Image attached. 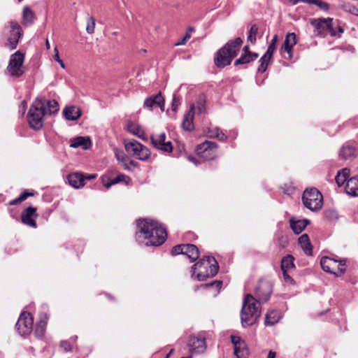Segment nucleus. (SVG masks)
Masks as SVG:
<instances>
[{"label": "nucleus", "instance_id": "1", "mask_svg": "<svg viewBox=\"0 0 358 358\" xmlns=\"http://www.w3.org/2000/svg\"><path fill=\"white\" fill-rule=\"evenodd\" d=\"M272 292L271 282L262 279L255 287V297L250 294L245 296L241 311V320L243 327L251 326L256 322L261 314L260 303L267 302Z\"/></svg>", "mask_w": 358, "mask_h": 358}, {"label": "nucleus", "instance_id": "2", "mask_svg": "<svg viewBox=\"0 0 358 358\" xmlns=\"http://www.w3.org/2000/svg\"><path fill=\"white\" fill-rule=\"evenodd\" d=\"M135 238L138 243L146 246H159L166 240V228L157 221L149 219L139 220Z\"/></svg>", "mask_w": 358, "mask_h": 358}, {"label": "nucleus", "instance_id": "3", "mask_svg": "<svg viewBox=\"0 0 358 358\" xmlns=\"http://www.w3.org/2000/svg\"><path fill=\"white\" fill-rule=\"evenodd\" d=\"M242 43L243 41L239 37L228 41L217 52L214 59L215 64L218 68H224L229 65L240 50Z\"/></svg>", "mask_w": 358, "mask_h": 358}, {"label": "nucleus", "instance_id": "4", "mask_svg": "<svg viewBox=\"0 0 358 358\" xmlns=\"http://www.w3.org/2000/svg\"><path fill=\"white\" fill-rule=\"evenodd\" d=\"M218 269V264L213 257H205L192 266V276H196L198 280L203 281L215 276Z\"/></svg>", "mask_w": 358, "mask_h": 358}, {"label": "nucleus", "instance_id": "5", "mask_svg": "<svg viewBox=\"0 0 358 358\" xmlns=\"http://www.w3.org/2000/svg\"><path fill=\"white\" fill-rule=\"evenodd\" d=\"M45 115L43 103L39 100L36 99L31 106L27 115L30 127L35 130L41 129L43 125Z\"/></svg>", "mask_w": 358, "mask_h": 358}, {"label": "nucleus", "instance_id": "6", "mask_svg": "<svg viewBox=\"0 0 358 358\" xmlns=\"http://www.w3.org/2000/svg\"><path fill=\"white\" fill-rule=\"evenodd\" d=\"M302 201L308 209L317 211L322 207L323 196L316 188L307 189L303 193Z\"/></svg>", "mask_w": 358, "mask_h": 358}, {"label": "nucleus", "instance_id": "7", "mask_svg": "<svg viewBox=\"0 0 358 358\" xmlns=\"http://www.w3.org/2000/svg\"><path fill=\"white\" fill-rule=\"evenodd\" d=\"M322 268L337 277L341 276L345 271L346 259H336L329 257H322L320 259Z\"/></svg>", "mask_w": 358, "mask_h": 358}, {"label": "nucleus", "instance_id": "8", "mask_svg": "<svg viewBox=\"0 0 358 358\" xmlns=\"http://www.w3.org/2000/svg\"><path fill=\"white\" fill-rule=\"evenodd\" d=\"M24 55L20 50L12 54L6 69L9 76L15 78L22 76L24 72Z\"/></svg>", "mask_w": 358, "mask_h": 358}, {"label": "nucleus", "instance_id": "9", "mask_svg": "<svg viewBox=\"0 0 358 358\" xmlns=\"http://www.w3.org/2000/svg\"><path fill=\"white\" fill-rule=\"evenodd\" d=\"M126 151L141 161H148L151 155L150 150L136 140L124 143Z\"/></svg>", "mask_w": 358, "mask_h": 358}, {"label": "nucleus", "instance_id": "10", "mask_svg": "<svg viewBox=\"0 0 358 358\" xmlns=\"http://www.w3.org/2000/svg\"><path fill=\"white\" fill-rule=\"evenodd\" d=\"M8 24L10 30L8 34L6 46L10 50H14L17 48L19 40L23 35V31L16 21L11 20Z\"/></svg>", "mask_w": 358, "mask_h": 358}, {"label": "nucleus", "instance_id": "11", "mask_svg": "<svg viewBox=\"0 0 358 358\" xmlns=\"http://www.w3.org/2000/svg\"><path fill=\"white\" fill-rule=\"evenodd\" d=\"M34 319L28 312H22L16 323V329L22 336L29 335L33 329Z\"/></svg>", "mask_w": 358, "mask_h": 358}, {"label": "nucleus", "instance_id": "12", "mask_svg": "<svg viewBox=\"0 0 358 358\" xmlns=\"http://www.w3.org/2000/svg\"><path fill=\"white\" fill-rule=\"evenodd\" d=\"M171 254L173 255H185L190 259V262H194L199 257V249L193 244L178 245L173 248Z\"/></svg>", "mask_w": 358, "mask_h": 358}, {"label": "nucleus", "instance_id": "13", "mask_svg": "<svg viewBox=\"0 0 358 358\" xmlns=\"http://www.w3.org/2000/svg\"><path fill=\"white\" fill-rule=\"evenodd\" d=\"M217 145L215 142L205 141L196 147L197 154L206 160H212L217 155Z\"/></svg>", "mask_w": 358, "mask_h": 358}, {"label": "nucleus", "instance_id": "14", "mask_svg": "<svg viewBox=\"0 0 358 358\" xmlns=\"http://www.w3.org/2000/svg\"><path fill=\"white\" fill-rule=\"evenodd\" d=\"M166 134L164 132L151 136V141L153 146L164 152H171L173 150L171 141H166Z\"/></svg>", "mask_w": 358, "mask_h": 358}, {"label": "nucleus", "instance_id": "15", "mask_svg": "<svg viewBox=\"0 0 358 358\" xmlns=\"http://www.w3.org/2000/svg\"><path fill=\"white\" fill-rule=\"evenodd\" d=\"M331 22H332V18L330 17L313 20L311 24L314 27L315 34L320 37H324L328 35Z\"/></svg>", "mask_w": 358, "mask_h": 358}, {"label": "nucleus", "instance_id": "16", "mask_svg": "<svg viewBox=\"0 0 358 358\" xmlns=\"http://www.w3.org/2000/svg\"><path fill=\"white\" fill-rule=\"evenodd\" d=\"M231 343L234 347V355L237 358H248L249 350L246 343L238 336H231Z\"/></svg>", "mask_w": 358, "mask_h": 358}, {"label": "nucleus", "instance_id": "17", "mask_svg": "<svg viewBox=\"0 0 358 358\" xmlns=\"http://www.w3.org/2000/svg\"><path fill=\"white\" fill-rule=\"evenodd\" d=\"M188 347L191 352L196 353L203 352L206 348L205 338L201 335L189 337Z\"/></svg>", "mask_w": 358, "mask_h": 358}, {"label": "nucleus", "instance_id": "18", "mask_svg": "<svg viewBox=\"0 0 358 358\" xmlns=\"http://www.w3.org/2000/svg\"><path fill=\"white\" fill-rule=\"evenodd\" d=\"M155 106H159L162 111L164 110V99L161 92H159L155 95L148 96L144 101V108H148L150 110H152Z\"/></svg>", "mask_w": 358, "mask_h": 358}, {"label": "nucleus", "instance_id": "19", "mask_svg": "<svg viewBox=\"0 0 358 358\" xmlns=\"http://www.w3.org/2000/svg\"><path fill=\"white\" fill-rule=\"evenodd\" d=\"M36 217V208L31 206L25 208L21 214L22 223L34 228L36 227V222L35 220Z\"/></svg>", "mask_w": 358, "mask_h": 358}, {"label": "nucleus", "instance_id": "20", "mask_svg": "<svg viewBox=\"0 0 358 358\" xmlns=\"http://www.w3.org/2000/svg\"><path fill=\"white\" fill-rule=\"evenodd\" d=\"M296 42V36L295 33H288L285 36L283 45L280 48V53L283 54L284 52H286L288 55V58L292 59L293 56L292 49Z\"/></svg>", "mask_w": 358, "mask_h": 358}, {"label": "nucleus", "instance_id": "21", "mask_svg": "<svg viewBox=\"0 0 358 358\" xmlns=\"http://www.w3.org/2000/svg\"><path fill=\"white\" fill-rule=\"evenodd\" d=\"M357 154V149L356 145L354 143L350 141L344 143L339 152L340 157L345 160L354 159Z\"/></svg>", "mask_w": 358, "mask_h": 358}, {"label": "nucleus", "instance_id": "22", "mask_svg": "<svg viewBox=\"0 0 358 358\" xmlns=\"http://www.w3.org/2000/svg\"><path fill=\"white\" fill-rule=\"evenodd\" d=\"M130 181H131L130 178L123 173H119L115 178H113L112 179H110L109 178H108L106 176L102 177L103 185L106 189H108L113 185L119 183L120 182H123L125 184H129Z\"/></svg>", "mask_w": 358, "mask_h": 358}, {"label": "nucleus", "instance_id": "23", "mask_svg": "<svg viewBox=\"0 0 358 358\" xmlns=\"http://www.w3.org/2000/svg\"><path fill=\"white\" fill-rule=\"evenodd\" d=\"M43 103V108L45 115L57 113L59 110V104L55 100H48L45 98H37Z\"/></svg>", "mask_w": 358, "mask_h": 358}, {"label": "nucleus", "instance_id": "24", "mask_svg": "<svg viewBox=\"0 0 358 358\" xmlns=\"http://www.w3.org/2000/svg\"><path fill=\"white\" fill-rule=\"evenodd\" d=\"M115 157L118 162L123 166V168L126 170L134 171V169L137 167V162L131 159L127 155H124L123 152H116Z\"/></svg>", "mask_w": 358, "mask_h": 358}, {"label": "nucleus", "instance_id": "25", "mask_svg": "<svg viewBox=\"0 0 358 358\" xmlns=\"http://www.w3.org/2000/svg\"><path fill=\"white\" fill-rule=\"evenodd\" d=\"M127 131L132 134L134 136L141 138L143 141H147V138L145 136V132L141 127L136 122L133 121H127Z\"/></svg>", "mask_w": 358, "mask_h": 358}, {"label": "nucleus", "instance_id": "26", "mask_svg": "<svg viewBox=\"0 0 358 358\" xmlns=\"http://www.w3.org/2000/svg\"><path fill=\"white\" fill-rule=\"evenodd\" d=\"M194 106L192 105L189 110L185 113L182 122V127L185 131H192L194 129Z\"/></svg>", "mask_w": 358, "mask_h": 358}, {"label": "nucleus", "instance_id": "27", "mask_svg": "<svg viewBox=\"0 0 358 358\" xmlns=\"http://www.w3.org/2000/svg\"><path fill=\"white\" fill-rule=\"evenodd\" d=\"M67 180L71 186L74 188H80L85 185V177L80 173H70L67 176Z\"/></svg>", "mask_w": 358, "mask_h": 358}, {"label": "nucleus", "instance_id": "28", "mask_svg": "<svg viewBox=\"0 0 358 358\" xmlns=\"http://www.w3.org/2000/svg\"><path fill=\"white\" fill-rule=\"evenodd\" d=\"M91 145L92 143L89 137L79 136L71 140L70 146L74 148L82 147L83 149L87 150L90 148Z\"/></svg>", "mask_w": 358, "mask_h": 358}, {"label": "nucleus", "instance_id": "29", "mask_svg": "<svg viewBox=\"0 0 358 358\" xmlns=\"http://www.w3.org/2000/svg\"><path fill=\"white\" fill-rule=\"evenodd\" d=\"M345 192L352 196H358V178L353 177L349 178L347 181L345 187Z\"/></svg>", "mask_w": 358, "mask_h": 358}, {"label": "nucleus", "instance_id": "30", "mask_svg": "<svg viewBox=\"0 0 358 358\" xmlns=\"http://www.w3.org/2000/svg\"><path fill=\"white\" fill-rule=\"evenodd\" d=\"M64 115L68 120H76L81 115L80 109L75 106H71L64 108Z\"/></svg>", "mask_w": 358, "mask_h": 358}, {"label": "nucleus", "instance_id": "31", "mask_svg": "<svg viewBox=\"0 0 358 358\" xmlns=\"http://www.w3.org/2000/svg\"><path fill=\"white\" fill-rule=\"evenodd\" d=\"M280 312L276 310H272L268 312L265 316L264 324L266 326H273L281 319Z\"/></svg>", "mask_w": 358, "mask_h": 358}, {"label": "nucleus", "instance_id": "32", "mask_svg": "<svg viewBox=\"0 0 358 358\" xmlns=\"http://www.w3.org/2000/svg\"><path fill=\"white\" fill-rule=\"evenodd\" d=\"M259 55L255 52H248V53H243L241 57L234 62V65L246 64L256 60Z\"/></svg>", "mask_w": 358, "mask_h": 358}, {"label": "nucleus", "instance_id": "33", "mask_svg": "<svg viewBox=\"0 0 358 358\" xmlns=\"http://www.w3.org/2000/svg\"><path fill=\"white\" fill-rule=\"evenodd\" d=\"M298 242L305 254L307 255H312V245L310 242L309 237L306 234L301 235L299 238Z\"/></svg>", "mask_w": 358, "mask_h": 358}, {"label": "nucleus", "instance_id": "34", "mask_svg": "<svg viewBox=\"0 0 358 358\" xmlns=\"http://www.w3.org/2000/svg\"><path fill=\"white\" fill-rule=\"evenodd\" d=\"M289 1L293 4L296 5L299 2H303L308 3V5H315L320 10L327 11L328 10L329 6V4L322 0H289Z\"/></svg>", "mask_w": 358, "mask_h": 358}, {"label": "nucleus", "instance_id": "35", "mask_svg": "<svg viewBox=\"0 0 358 358\" xmlns=\"http://www.w3.org/2000/svg\"><path fill=\"white\" fill-rule=\"evenodd\" d=\"M289 222L290 227L293 230V231L296 234H299L306 227L309 221L306 219L299 220L296 221L294 220L293 219H291L289 220Z\"/></svg>", "mask_w": 358, "mask_h": 358}, {"label": "nucleus", "instance_id": "36", "mask_svg": "<svg viewBox=\"0 0 358 358\" xmlns=\"http://www.w3.org/2000/svg\"><path fill=\"white\" fill-rule=\"evenodd\" d=\"M35 20L33 11L28 6H24L22 11V24L24 26L31 25Z\"/></svg>", "mask_w": 358, "mask_h": 358}, {"label": "nucleus", "instance_id": "37", "mask_svg": "<svg viewBox=\"0 0 358 358\" xmlns=\"http://www.w3.org/2000/svg\"><path fill=\"white\" fill-rule=\"evenodd\" d=\"M350 173V170L348 169H343L341 171H338L337 173L335 180L337 183V185L339 187H341L344 185V183L348 180Z\"/></svg>", "mask_w": 358, "mask_h": 358}, {"label": "nucleus", "instance_id": "38", "mask_svg": "<svg viewBox=\"0 0 358 358\" xmlns=\"http://www.w3.org/2000/svg\"><path fill=\"white\" fill-rule=\"evenodd\" d=\"M208 135L210 138H216L219 141H224L227 140V136L218 127H211L208 129Z\"/></svg>", "mask_w": 358, "mask_h": 358}, {"label": "nucleus", "instance_id": "39", "mask_svg": "<svg viewBox=\"0 0 358 358\" xmlns=\"http://www.w3.org/2000/svg\"><path fill=\"white\" fill-rule=\"evenodd\" d=\"M47 322L44 320H41L38 322L36 324L34 334L36 337L39 339L43 338L45 335L46 330Z\"/></svg>", "mask_w": 358, "mask_h": 358}, {"label": "nucleus", "instance_id": "40", "mask_svg": "<svg viewBox=\"0 0 358 358\" xmlns=\"http://www.w3.org/2000/svg\"><path fill=\"white\" fill-rule=\"evenodd\" d=\"M272 60V57L268 56L267 54L264 53V55L260 58L259 62V65L257 69L258 73H264L267 69L268 65Z\"/></svg>", "mask_w": 358, "mask_h": 358}, {"label": "nucleus", "instance_id": "41", "mask_svg": "<svg viewBox=\"0 0 358 358\" xmlns=\"http://www.w3.org/2000/svg\"><path fill=\"white\" fill-rule=\"evenodd\" d=\"M294 258L291 255H287L285 256L281 261V270L288 271L290 268H294Z\"/></svg>", "mask_w": 358, "mask_h": 358}, {"label": "nucleus", "instance_id": "42", "mask_svg": "<svg viewBox=\"0 0 358 358\" xmlns=\"http://www.w3.org/2000/svg\"><path fill=\"white\" fill-rule=\"evenodd\" d=\"M343 32V29L341 26L338 24L335 26L333 21L331 22L329 24V30H328V34H330L331 36L341 37Z\"/></svg>", "mask_w": 358, "mask_h": 358}, {"label": "nucleus", "instance_id": "43", "mask_svg": "<svg viewBox=\"0 0 358 358\" xmlns=\"http://www.w3.org/2000/svg\"><path fill=\"white\" fill-rule=\"evenodd\" d=\"M277 42H278V35L275 34L273 36L265 53L267 54L268 56H271L273 57V55L277 49Z\"/></svg>", "mask_w": 358, "mask_h": 358}, {"label": "nucleus", "instance_id": "44", "mask_svg": "<svg viewBox=\"0 0 358 358\" xmlns=\"http://www.w3.org/2000/svg\"><path fill=\"white\" fill-rule=\"evenodd\" d=\"M34 196L33 192H30L27 190H25L24 192H22L19 196V197L9 201V205H10V206L16 205L18 203L26 200L29 196Z\"/></svg>", "mask_w": 358, "mask_h": 358}, {"label": "nucleus", "instance_id": "45", "mask_svg": "<svg viewBox=\"0 0 358 358\" xmlns=\"http://www.w3.org/2000/svg\"><path fill=\"white\" fill-rule=\"evenodd\" d=\"M258 33V27L256 24H252L250 29L248 40L250 41L251 43L255 44L256 43L257 34Z\"/></svg>", "mask_w": 358, "mask_h": 358}, {"label": "nucleus", "instance_id": "46", "mask_svg": "<svg viewBox=\"0 0 358 358\" xmlns=\"http://www.w3.org/2000/svg\"><path fill=\"white\" fill-rule=\"evenodd\" d=\"M95 29V19L92 16H90L87 20L86 31L92 34Z\"/></svg>", "mask_w": 358, "mask_h": 358}, {"label": "nucleus", "instance_id": "47", "mask_svg": "<svg viewBox=\"0 0 358 358\" xmlns=\"http://www.w3.org/2000/svg\"><path fill=\"white\" fill-rule=\"evenodd\" d=\"M180 104V100L179 96H178L176 94H173L172 103H171V109L173 111H176L178 110V106Z\"/></svg>", "mask_w": 358, "mask_h": 358}, {"label": "nucleus", "instance_id": "48", "mask_svg": "<svg viewBox=\"0 0 358 358\" xmlns=\"http://www.w3.org/2000/svg\"><path fill=\"white\" fill-rule=\"evenodd\" d=\"M222 285V282L221 280H214L210 283L206 284L205 286L208 287H215L217 291H219Z\"/></svg>", "mask_w": 358, "mask_h": 358}, {"label": "nucleus", "instance_id": "49", "mask_svg": "<svg viewBox=\"0 0 358 358\" xmlns=\"http://www.w3.org/2000/svg\"><path fill=\"white\" fill-rule=\"evenodd\" d=\"M345 10L352 15H358V6L348 5Z\"/></svg>", "mask_w": 358, "mask_h": 358}, {"label": "nucleus", "instance_id": "50", "mask_svg": "<svg viewBox=\"0 0 358 358\" xmlns=\"http://www.w3.org/2000/svg\"><path fill=\"white\" fill-rule=\"evenodd\" d=\"M60 348L65 352L71 351V345L70 343L67 341H63L60 343Z\"/></svg>", "mask_w": 358, "mask_h": 358}, {"label": "nucleus", "instance_id": "51", "mask_svg": "<svg viewBox=\"0 0 358 358\" xmlns=\"http://www.w3.org/2000/svg\"><path fill=\"white\" fill-rule=\"evenodd\" d=\"M282 276H283V278H284L285 281L287 282L292 283L293 282V279L287 273V270H282Z\"/></svg>", "mask_w": 358, "mask_h": 358}, {"label": "nucleus", "instance_id": "52", "mask_svg": "<svg viewBox=\"0 0 358 358\" xmlns=\"http://www.w3.org/2000/svg\"><path fill=\"white\" fill-rule=\"evenodd\" d=\"M195 31L194 28L192 27H189L187 28V32L185 34V35L184 36L185 37V40H189L191 36H192V33L194 32Z\"/></svg>", "mask_w": 358, "mask_h": 358}, {"label": "nucleus", "instance_id": "53", "mask_svg": "<svg viewBox=\"0 0 358 358\" xmlns=\"http://www.w3.org/2000/svg\"><path fill=\"white\" fill-rule=\"evenodd\" d=\"M345 280H346V281H348L352 284H355L358 281V275L355 274V275H353L352 277L347 276Z\"/></svg>", "mask_w": 358, "mask_h": 358}, {"label": "nucleus", "instance_id": "54", "mask_svg": "<svg viewBox=\"0 0 358 358\" xmlns=\"http://www.w3.org/2000/svg\"><path fill=\"white\" fill-rule=\"evenodd\" d=\"M55 55L53 56L54 59L57 62H58L60 59L59 55V50H57V48L55 47L54 49Z\"/></svg>", "mask_w": 358, "mask_h": 358}, {"label": "nucleus", "instance_id": "55", "mask_svg": "<svg viewBox=\"0 0 358 358\" xmlns=\"http://www.w3.org/2000/svg\"><path fill=\"white\" fill-rule=\"evenodd\" d=\"M85 177V180L87 179V180H92V179H94L96 177V174H90V175H87L86 176H84Z\"/></svg>", "mask_w": 358, "mask_h": 358}, {"label": "nucleus", "instance_id": "56", "mask_svg": "<svg viewBox=\"0 0 358 358\" xmlns=\"http://www.w3.org/2000/svg\"><path fill=\"white\" fill-rule=\"evenodd\" d=\"M187 40H185V37L183 36V38L178 42H177L176 43V45H185V43L187 42Z\"/></svg>", "mask_w": 358, "mask_h": 358}, {"label": "nucleus", "instance_id": "57", "mask_svg": "<svg viewBox=\"0 0 358 358\" xmlns=\"http://www.w3.org/2000/svg\"><path fill=\"white\" fill-rule=\"evenodd\" d=\"M188 160L192 163H194V164L197 165V160L195 157H192V156H189L188 157Z\"/></svg>", "mask_w": 358, "mask_h": 358}, {"label": "nucleus", "instance_id": "58", "mask_svg": "<svg viewBox=\"0 0 358 358\" xmlns=\"http://www.w3.org/2000/svg\"><path fill=\"white\" fill-rule=\"evenodd\" d=\"M276 354L273 351H270L268 354L267 358H275Z\"/></svg>", "mask_w": 358, "mask_h": 358}, {"label": "nucleus", "instance_id": "59", "mask_svg": "<svg viewBox=\"0 0 358 358\" xmlns=\"http://www.w3.org/2000/svg\"><path fill=\"white\" fill-rule=\"evenodd\" d=\"M57 62L59 64L60 66L62 69L65 68V64H64V63L63 62V61L61 59Z\"/></svg>", "mask_w": 358, "mask_h": 358}, {"label": "nucleus", "instance_id": "60", "mask_svg": "<svg viewBox=\"0 0 358 358\" xmlns=\"http://www.w3.org/2000/svg\"><path fill=\"white\" fill-rule=\"evenodd\" d=\"M243 53H248V52H250L249 50V46L248 45H245L244 48H243Z\"/></svg>", "mask_w": 358, "mask_h": 358}, {"label": "nucleus", "instance_id": "61", "mask_svg": "<svg viewBox=\"0 0 358 358\" xmlns=\"http://www.w3.org/2000/svg\"><path fill=\"white\" fill-rule=\"evenodd\" d=\"M45 46H46L47 49L50 48V45L49 41L48 39H46V41H45Z\"/></svg>", "mask_w": 358, "mask_h": 358}, {"label": "nucleus", "instance_id": "62", "mask_svg": "<svg viewBox=\"0 0 358 358\" xmlns=\"http://www.w3.org/2000/svg\"><path fill=\"white\" fill-rule=\"evenodd\" d=\"M113 35H117V32H113Z\"/></svg>", "mask_w": 358, "mask_h": 358}, {"label": "nucleus", "instance_id": "63", "mask_svg": "<svg viewBox=\"0 0 358 358\" xmlns=\"http://www.w3.org/2000/svg\"><path fill=\"white\" fill-rule=\"evenodd\" d=\"M182 358H191V357H182Z\"/></svg>", "mask_w": 358, "mask_h": 358}, {"label": "nucleus", "instance_id": "64", "mask_svg": "<svg viewBox=\"0 0 358 358\" xmlns=\"http://www.w3.org/2000/svg\"><path fill=\"white\" fill-rule=\"evenodd\" d=\"M19 1H22V0H18Z\"/></svg>", "mask_w": 358, "mask_h": 358}]
</instances>
